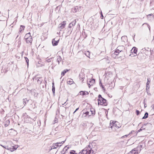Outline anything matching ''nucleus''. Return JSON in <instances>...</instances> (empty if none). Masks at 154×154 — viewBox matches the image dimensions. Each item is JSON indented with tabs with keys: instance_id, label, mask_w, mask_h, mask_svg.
Segmentation results:
<instances>
[{
	"instance_id": "nucleus-1",
	"label": "nucleus",
	"mask_w": 154,
	"mask_h": 154,
	"mask_svg": "<svg viewBox=\"0 0 154 154\" xmlns=\"http://www.w3.org/2000/svg\"><path fill=\"white\" fill-rule=\"evenodd\" d=\"M110 126L112 130L115 131L116 129L120 127L121 125L118 122L111 121L110 123Z\"/></svg>"
},
{
	"instance_id": "nucleus-2",
	"label": "nucleus",
	"mask_w": 154,
	"mask_h": 154,
	"mask_svg": "<svg viewBox=\"0 0 154 154\" xmlns=\"http://www.w3.org/2000/svg\"><path fill=\"white\" fill-rule=\"evenodd\" d=\"M62 154H77L75 151L70 150L68 147H65L62 152Z\"/></svg>"
},
{
	"instance_id": "nucleus-3",
	"label": "nucleus",
	"mask_w": 154,
	"mask_h": 154,
	"mask_svg": "<svg viewBox=\"0 0 154 154\" xmlns=\"http://www.w3.org/2000/svg\"><path fill=\"white\" fill-rule=\"evenodd\" d=\"M106 100L103 98L100 95H99L98 96V105H103L104 104V106H106Z\"/></svg>"
},
{
	"instance_id": "nucleus-4",
	"label": "nucleus",
	"mask_w": 154,
	"mask_h": 154,
	"mask_svg": "<svg viewBox=\"0 0 154 154\" xmlns=\"http://www.w3.org/2000/svg\"><path fill=\"white\" fill-rule=\"evenodd\" d=\"M137 48L135 47H133L131 51V53L129 56L131 57H134L136 56L137 55Z\"/></svg>"
},
{
	"instance_id": "nucleus-5",
	"label": "nucleus",
	"mask_w": 154,
	"mask_h": 154,
	"mask_svg": "<svg viewBox=\"0 0 154 154\" xmlns=\"http://www.w3.org/2000/svg\"><path fill=\"white\" fill-rule=\"evenodd\" d=\"M140 149L139 151H138L137 148H134V149L132 150L128 154H137L140 152Z\"/></svg>"
},
{
	"instance_id": "nucleus-6",
	"label": "nucleus",
	"mask_w": 154,
	"mask_h": 154,
	"mask_svg": "<svg viewBox=\"0 0 154 154\" xmlns=\"http://www.w3.org/2000/svg\"><path fill=\"white\" fill-rule=\"evenodd\" d=\"M18 147V145H15L13 146L12 148H7V149L10 150L11 152H13L15 150H16Z\"/></svg>"
},
{
	"instance_id": "nucleus-7",
	"label": "nucleus",
	"mask_w": 154,
	"mask_h": 154,
	"mask_svg": "<svg viewBox=\"0 0 154 154\" xmlns=\"http://www.w3.org/2000/svg\"><path fill=\"white\" fill-rule=\"evenodd\" d=\"M9 133H10L11 135L15 136L17 134V131L13 129H11L9 131Z\"/></svg>"
},
{
	"instance_id": "nucleus-8",
	"label": "nucleus",
	"mask_w": 154,
	"mask_h": 154,
	"mask_svg": "<svg viewBox=\"0 0 154 154\" xmlns=\"http://www.w3.org/2000/svg\"><path fill=\"white\" fill-rule=\"evenodd\" d=\"M95 81L94 79H89L88 81V84L89 87H90L91 85H93L95 83Z\"/></svg>"
},
{
	"instance_id": "nucleus-9",
	"label": "nucleus",
	"mask_w": 154,
	"mask_h": 154,
	"mask_svg": "<svg viewBox=\"0 0 154 154\" xmlns=\"http://www.w3.org/2000/svg\"><path fill=\"white\" fill-rule=\"evenodd\" d=\"M79 94L80 95L83 96L88 95L89 94V93L86 91H81L79 92Z\"/></svg>"
},
{
	"instance_id": "nucleus-10",
	"label": "nucleus",
	"mask_w": 154,
	"mask_h": 154,
	"mask_svg": "<svg viewBox=\"0 0 154 154\" xmlns=\"http://www.w3.org/2000/svg\"><path fill=\"white\" fill-rule=\"evenodd\" d=\"M60 143H57L53 144V145L51 148V149H56L59 146V144H60Z\"/></svg>"
},
{
	"instance_id": "nucleus-11",
	"label": "nucleus",
	"mask_w": 154,
	"mask_h": 154,
	"mask_svg": "<svg viewBox=\"0 0 154 154\" xmlns=\"http://www.w3.org/2000/svg\"><path fill=\"white\" fill-rule=\"evenodd\" d=\"M66 25V23L65 21H63L59 25V27L61 29H62L64 28Z\"/></svg>"
},
{
	"instance_id": "nucleus-12",
	"label": "nucleus",
	"mask_w": 154,
	"mask_h": 154,
	"mask_svg": "<svg viewBox=\"0 0 154 154\" xmlns=\"http://www.w3.org/2000/svg\"><path fill=\"white\" fill-rule=\"evenodd\" d=\"M59 40H58L57 41H55L54 39L52 41V44L53 46H55L57 45L58 43L59 42Z\"/></svg>"
},
{
	"instance_id": "nucleus-13",
	"label": "nucleus",
	"mask_w": 154,
	"mask_h": 154,
	"mask_svg": "<svg viewBox=\"0 0 154 154\" xmlns=\"http://www.w3.org/2000/svg\"><path fill=\"white\" fill-rule=\"evenodd\" d=\"M26 40L27 43H31L32 41V37H30L29 38H28L27 39H26Z\"/></svg>"
},
{
	"instance_id": "nucleus-14",
	"label": "nucleus",
	"mask_w": 154,
	"mask_h": 154,
	"mask_svg": "<svg viewBox=\"0 0 154 154\" xmlns=\"http://www.w3.org/2000/svg\"><path fill=\"white\" fill-rule=\"evenodd\" d=\"M87 150H83L82 151L79 152L78 154H86L87 153Z\"/></svg>"
},
{
	"instance_id": "nucleus-15",
	"label": "nucleus",
	"mask_w": 154,
	"mask_h": 154,
	"mask_svg": "<svg viewBox=\"0 0 154 154\" xmlns=\"http://www.w3.org/2000/svg\"><path fill=\"white\" fill-rule=\"evenodd\" d=\"M32 37L31 36L30 34V33H28L26 34L25 36V39H27L28 38H29L30 37Z\"/></svg>"
},
{
	"instance_id": "nucleus-16",
	"label": "nucleus",
	"mask_w": 154,
	"mask_h": 154,
	"mask_svg": "<svg viewBox=\"0 0 154 154\" xmlns=\"http://www.w3.org/2000/svg\"><path fill=\"white\" fill-rule=\"evenodd\" d=\"M73 83V82L72 79H70L67 81V84L69 85H71Z\"/></svg>"
},
{
	"instance_id": "nucleus-17",
	"label": "nucleus",
	"mask_w": 154,
	"mask_h": 154,
	"mask_svg": "<svg viewBox=\"0 0 154 154\" xmlns=\"http://www.w3.org/2000/svg\"><path fill=\"white\" fill-rule=\"evenodd\" d=\"M148 114L147 112H146L144 116L143 117V119H145L148 117Z\"/></svg>"
},
{
	"instance_id": "nucleus-18",
	"label": "nucleus",
	"mask_w": 154,
	"mask_h": 154,
	"mask_svg": "<svg viewBox=\"0 0 154 154\" xmlns=\"http://www.w3.org/2000/svg\"><path fill=\"white\" fill-rule=\"evenodd\" d=\"M67 69L64 70L61 73V75H64L65 73L68 71Z\"/></svg>"
},
{
	"instance_id": "nucleus-19",
	"label": "nucleus",
	"mask_w": 154,
	"mask_h": 154,
	"mask_svg": "<svg viewBox=\"0 0 154 154\" xmlns=\"http://www.w3.org/2000/svg\"><path fill=\"white\" fill-rule=\"evenodd\" d=\"M145 129V128H144V126H142L141 128L137 132H140V131H141L143 130H144Z\"/></svg>"
},
{
	"instance_id": "nucleus-20",
	"label": "nucleus",
	"mask_w": 154,
	"mask_h": 154,
	"mask_svg": "<svg viewBox=\"0 0 154 154\" xmlns=\"http://www.w3.org/2000/svg\"><path fill=\"white\" fill-rule=\"evenodd\" d=\"M119 51L117 49L116 50V51H115L114 54L115 55H117L118 54V53H119Z\"/></svg>"
},
{
	"instance_id": "nucleus-21",
	"label": "nucleus",
	"mask_w": 154,
	"mask_h": 154,
	"mask_svg": "<svg viewBox=\"0 0 154 154\" xmlns=\"http://www.w3.org/2000/svg\"><path fill=\"white\" fill-rule=\"evenodd\" d=\"M25 27L24 26H21L20 27V31H22V30H23L24 29Z\"/></svg>"
},
{
	"instance_id": "nucleus-22",
	"label": "nucleus",
	"mask_w": 154,
	"mask_h": 154,
	"mask_svg": "<svg viewBox=\"0 0 154 154\" xmlns=\"http://www.w3.org/2000/svg\"><path fill=\"white\" fill-rule=\"evenodd\" d=\"M55 88L54 86H52V91L54 94L55 93Z\"/></svg>"
},
{
	"instance_id": "nucleus-23",
	"label": "nucleus",
	"mask_w": 154,
	"mask_h": 154,
	"mask_svg": "<svg viewBox=\"0 0 154 154\" xmlns=\"http://www.w3.org/2000/svg\"><path fill=\"white\" fill-rule=\"evenodd\" d=\"M91 113L92 114L94 115L95 114V111L93 109L92 110H91Z\"/></svg>"
},
{
	"instance_id": "nucleus-24",
	"label": "nucleus",
	"mask_w": 154,
	"mask_h": 154,
	"mask_svg": "<svg viewBox=\"0 0 154 154\" xmlns=\"http://www.w3.org/2000/svg\"><path fill=\"white\" fill-rule=\"evenodd\" d=\"M136 112L137 115H138L140 113L139 111L137 110H136Z\"/></svg>"
},
{
	"instance_id": "nucleus-25",
	"label": "nucleus",
	"mask_w": 154,
	"mask_h": 154,
	"mask_svg": "<svg viewBox=\"0 0 154 154\" xmlns=\"http://www.w3.org/2000/svg\"><path fill=\"white\" fill-rule=\"evenodd\" d=\"M152 110L154 111V104L152 106Z\"/></svg>"
},
{
	"instance_id": "nucleus-26",
	"label": "nucleus",
	"mask_w": 154,
	"mask_h": 154,
	"mask_svg": "<svg viewBox=\"0 0 154 154\" xmlns=\"http://www.w3.org/2000/svg\"><path fill=\"white\" fill-rule=\"evenodd\" d=\"M71 26H73V24L72 23H70V24H69V27H71Z\"/></svg>"
},
{
	"instance_id": "nucleus-27",
	"label": "nucleus",
	"mask_w": 154,
	"mask_h": 154,
	"mask_svg": "<svg viewBox=\"0 0 154 154\" xmlns=\"http://www.w3.org/2000/svg\"><path fill=\"white\" fill-rule=\"evenodd\" d=\"M26 61L27 62L28 65V63H29L28 59L26 57Z\"/></svg>"
},
{
	"instance_id": "nucleus-28",
	"label": "nucleus",
	"mask_w": 154,
	"mask_h": 154,
	"mask_svg": "<svg viewBox=\"0 0 154 154\" xmlns=\"http://www.w3.org/2000/svg\"><path fill=\"white\" fill-rule=\"evenodd\" d=\"M85 114L86 115H89V112H86L85 113Z\"/></svg>"
},
{
	"instance_id": "nucleus-29",
	"label": "nucleus",
	"mask_w": 154,
	"mask_h": 154,
	"mask_svg": "<svg viewBox=\"0 0 154 154\" xmlns=\"http://www.w3.org/2000/svg\"><path fill=\"white\" fill-rule=\"evenodd\" d=\"M78 109H79V108H77V109H76V110H75V111L74 112H73V113H75V112L76 111H77Z\"/></svg>"
},
{
	"instance_id": "nucleus-30",
	"label": "nucleus",
	"mask_w": 154,
	"mask_h": 154,
	"mask_svg": "<svg viewBox=\"0 0 154 154\" xmlns=\"http://www.w3.org/2000/svg\"><path fill=\"white\" fill-rule=\"evenodd\" d=\"M133 131H131L130 133H129V134H132V133L133 132Z\"/></svg>"
},
{
	"instance_id": "nucleus-31",
	"label": "nucleus",
	"mask_w": 154,
	"mask_h": 154,
	"mask_svg": "<svg viewBox=\"0 0 154 154\" xmlns=\"http://www.w3.org/2000/svg\"><path fill=\"white\" fill-rule=\"evenodd\" d=\"M101 19H103V16L102 13H101Z\"/></svg>"
},
{
	"instance_id": "nucleus-32",
	"label": "nucleus",
	"mask_w": 154,
	"mask_h": 154,
	"mask_svg": "<svg viewBox=\"0 0 154 154\" xmlns=\"http://www.w3.org/2000/svg\"><path fill=\"white\" fill-rule=\"evenodd\" d=\"M3 147H4V148H5L6 149H7V148H9L8 147H5V146H2Z\"/></svg>"
},
{
	"instance_id": "nucleus-33",
	"label": "nucleus",
	"mask_w": 154,
	"mask_h": 154,
	"mask_svg": "<svg viewBox=\"0 0 154 154\" xmlns=\"http://www.w3.org/2000/svg\"><path fill=\"white\" fill-rule=\"evenodd\" d=\"M100 83L101 84V86H102V88H103V86H102V84L101 83V81H100Z\"/></svg>"
},
{
	"instance_id": "nucleus-34",
	"label": "nucleus",
	"mask_w": 154,
	"mask_h": 154,
	"mask_svg": "<svg viewBox=\"0 0 154 154\" xmlns=\"http://www.w3.org/2000/svg\"><path fill=\"white\" fill-rule=\"evenodd\" d=\"M26 100V99H24L23 100V102H25Z\"/></svg>"
},
{
	"instance_id": "nucleus-35",
	"label": "nucleus",
	"mask_w": 154,
	"mask_h": 154,
	"mask_svg": "<svg viewBox=\"0 0 154 154\" xmlns=\"http://www.w3.org/2000/svg\"><path fill=\"white\" fill-rule=\"evenodd\" d=\"M129 134H128V135H126L125 136H124L123 137H124L125 136L126 137H127Z\"/></svg>"
},
{
	"instance_id": "nucleus-36",
	"label": "nucleus",
	"mask_w": 154,
	"mask_h": 154,
	"mask_svg": "<svg viewBox=\"0 0 154 154\" xmlns=\"http://www.w3.org/2000/svg\"><path fill=\"white\" fill-rule=\"evenodd\" d=\"M52 86H54V82L52 83Z\"/></svg>"
},
{
	"instance_id": "nucleus-37",
	"label": "nucleus",
	"mask_w": 154,
	"mask_h": 154,
	"mask_svg": "<svg viewBox=\"0 0 154 154\" xmlns=\"http://www.w3.org/2000/svg\"><path fill=\"white\" fill-rule=\"evenodd\" d=\"M147 84H148V82H147Z\"/></svg>"
},
{
	"instance_id": "nucleus-38",
	"label": "nucleus",
	"mask_w": 154,
	"mask_h": 154,
	"mask_svg": "<svg viewBox=\"0 0 154 154\" xmlns=\"http://www.w3.org/2000/svg\"><path fill=\"white\" fill-rule=\"evenodd\" d=\"M147 84H148V82H147Z\"/></svg>"
}]
</instances>
